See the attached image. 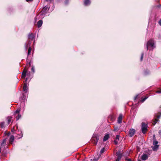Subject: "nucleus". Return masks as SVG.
<instances>
[{
    "mask_svg": "<svg viewBox=\"0 0 161 161\" xmlns=\"http://www.w3.org/2000/svg\"><path fill=\"white\" fill-rule=\"evenodd\" d=\"M49 8L48 7L46 6L43 8L42 11L36 16L35 18L36 21L37 19L43 18L45 15L46 12L48 10Z\"/></svg>",
    "mask_w": 161,
    "mask_h": 161,
    "instance_id": "1",
    "label": "nucleus"
},
{
    "mask_svg": "<svg viewBox=\"0 0 161 161\" xmlns=\"http://www.w3.org/2000/svg\"><path fill=\"white\" fill-rule=\"evenodd\" d=\"M161 116V113H158V114H155L154 117L155 118L154 119V120L152 123L153 125H155L156 123L159 121V120L158 119H159Z\"/></svg>",
    "mask_w": 161,
    "mask_h": 161,
    "instance_id": "2",
    "label": "nucleus"
},
{
    "mask_svg": "<svg viewBox=\"0 0 161 161\" xmlns=\"http://www.w3.org/2000/svg\"><path fill=\"white\" fill-rule=\"evenodd\" d=\"M154 41L153 40H149L147 42L146 47L147 48V50H148V47H151L152 48V49H153V48L155 47V46H154Z\"/></svg>",
    "mask_w": 161,
    "mask_h": 161,
    "instance_id": "3",
    "label": "nucleus"
},
{
    "mask_svg": "<svg viewBox=\"0 0 161 161\" xmlns=\"http://www.w3.org/2000/svg\"><path fill=\"white\" fill-rule=\"evenodd\" d=\"M147 125L142 122V131L143 134H145L147 131Z\"/></svg>",
    "mask_w": 161,
    "mask_h": 161,
    "instance_id": "4",
    "label": "nucleus"
},
{
    "mask_svg": "<svg viewBox=\"0 0 161 161\" xmlns=\"http://www.w3.org/2000/svg\"><path fill=\"white\" fill-rule=\"evenodd\" d=\"M99 138L96 135H94L92 138V140L94 144L96 145Z\"/></svg>",
    "mask_w": 161,
    "mask_h": 161,
    "instance_id": "5",
    "label": "nucleus"
},
{
    "mask_svg": "<svg viewBox=\"0 0 161 161\" xmlns=\"http://www.w3.org/2000/svg\"><path fill=\"white\" fill-rule=\"evenodd\" d=\"M116 154L117 157L115 161H119L122 158V154L119 151L117 152Z\"/></svg>",
    "mask_w": 161,
    "mask_h": 161,
    "instance_id": "6",
    "label": "nucleus"
},
{
    "mask_svg": "<svg viewBox=\"0 0 161 161\" xmlns=\"http://www.w3.org/2000/svg\"><path fill=\"white\" fill-rule=\"evenodd\" d=\"M135 132V130L133 129H131L129 131V136L130 137H132Z\"/></svg>",
    "mask_w": 161,
    "mask_h": 161,
    "instance_id": "7",
    "label": "nucleus"
},
{
    "mask_svg": "<svg viewBox=\"0 0 161 161\" xmlns=\"http://www.w3.org/2000/svg\"><path fill=\"white\" fill-rule=\"evenodd\" d=\"M7 140L6 139H4L2 142H0V146L1 148L3 147H5L6 146V142Z\"/></svg>",
    "mask_w": 161,
    "mask_h": 161,
    "instance_id": "8",
    "label": "nucleus"
},
{
    "mask_svg": "<svg viewBox=\"0 0 161 161\" xmlns=\"http://www.w3.org/2000/svg\"><path fill=\"white\" fill-rule=\"evenodd\" d=\"M123 115L122 114H120L117 120V122L119 124H120L122 122Z\"/></svg>",
    "mask_w": 161,
    "mask_h": 161,
    "instance_id": "9",
    "label": "nucleus"
},
{
    "mask_svg": "<svg viewBox=\"0 0 161 161\" xmlns=\"http://www.w3.org/2000/svg\"><path fill=\"white\" fill-rule=\"evenodd\" d=\"M35 37V36L32 33L30 34L28 36V38L30 40H33Z\"/></svg>",
    "mask_w": 161,
    "mask_h": 161,
    "instance_id": "10",
    "label": "nucleus"
},
{
    "mask_svg": "<svg viewBox=\"0 0 161 161\" xmlns=\"http://www.w3.org/2000/svg\"><path fill=\"white\" fill-rule=\"evenodd\" d=\"M23 90L25 93H26L27 92L28 86L27 84L25 83H24Z\"/></svg>",
    "mask_w": 161,
    "mask_h": 161,
    "instance_id": "11",
    "label": "nucleus"
},
{
    "mask_svg": "<svg viewBox=\"0 0 161 161\" xmlns=\"http://www.w3.org/2000/svg\"><path fill=\"white\" fill-rule=\"evenodd\" d=\"M148 155L145 154H143L142 156V159L143 160H146L148 158Z\"/></svg>",
    "mask_w": 161,
    "mask_h": 161,
    "instance_id": "12",
    "label": "nucleus"
},
{
    "mask_svg": "<svg viewBox=\"0 0 161 161\" xmlns=\"http://www.w3.org/2000/svg\"><path fill=\"white\" fill-rule=\"evenodd\" d=\"M14 137L13 135H11L9 140V143L10 144H12L14 140Z\"/></svg>",
    "mask_w": 161,
    "mask_h": 161,
    "instance_id": "13",
    "label": "nucleus"
},
{
    "mask_svg": "<svg viewBox=\"0 0 161 161\" xmlns=\"http://www.w3.org/2000/svg\"><path fill=\"white\" fill-rule=\"evenodd\" d=\"M91 3V2L90 0H85L84 1V4L85 6H88Z\"/></svg>",
    "mask_w": 161,
    "mask_h": 161,
    "instance_id": "14",
    "label": "nucleus"
},
{
    "mask_svg": "<svg viewBox=\"0 0 161 161\" xmlns=\"http://www.w3.org/2000/svg\"><path fill=\"white\" fill-rule=\"evenodd\" d=\"M119 135H117L115 138V139L114 140V143L115 144H117L118 143V141L119 140Z\"/></svg>",
    "mask_w": 161,
    "mask_h": 161,
    "instance_id": "15",
    "label": "nucleus"
},
{
    "mask_svg": "<svg viewBox=\"0 0 161 161\" xmlns=\"http://www.w3.org/2000/svg\"><path fill=\"white\" fill-rule=\"evenodd\" d=\"M27 71L24 69L22 73V77L25 78L26 75Z\"/></svg>",
    "mask_w": 161,
    "mask_h": 161,
    "instance_id": "16",
    "label": "nucleus"
},
{
    "mask_svg": "<svg viewBox=\"0 0 161 161\" xmlns=\"http://www.w3.org/2000/svg\"><path fill=\"white\" fill-rule=\"evenodd\" d=\"M42 24V21L41 20H39L37 23V26L38 28L40 27Z\"/></svg>",
    "mask_w": 161,
    "mask_h": 161,
    "instance_id": "17",
    "label": "nucleus"
},
{
    "mask_svg": "<svg viewBox=\"0 0 161 161\" xmlns=\"http://www.w3.org/2000/svg\"><path fill=\"white\" fill-rule=\"evenodd\" d=\"M154 146H153L152 147L153 150L154 151H156L158 150V148L159 145H154Z\"/></svg>",
    "mask_w": 161,
    "mask_h": 161,
    "instance_id": "18",
    "label": "nucleus"
},
{
    "mask_svg": "<svg viewBox=\"0 0 161 161\" xmlns=\"http://www.w3.org/2000/svg\"><path fill=\"white\" fill-rule=\"evenodd\" d=\"M109 137V135L108 134H106L104 136L103 139V141L104 142L106 141Z\"/></svg>",
    "mask_w": 161,
    "mask_h": 161,
    "instance_id": "19",
    "label": "nucleus"
},
{
    "mask_svg": "<svg viewBox=\"0 0 161 161\" xmlns=\"http://www.w3.org/2000/svg\"><path fill=\"white\" fill-rule=\"evenodd\" d=\"M31 43L30 42V41H29L28 43H26L25 45V48L26 50H27L28 48V46H30Z\"/></svg>",
    "mask_w": 161,
    "mask_h": 161,
    "instance_id": "20",
    "label": "nucleus"
},
{
    "mask_svg": "<svg viewBox=\"0 0 161 161\" xmlns=\"http://www.w3.org/2000/svg\"><path fill=\"white\" fill-rule=\"evenodd\" d=\"M12 118L11 117H8L7 118V119H8V124H10V122L12 120Z\"/></svg>",
    "mask_w": 161,
    "mask_h": 161,
    "instance_id": "21",
    "label": "nucleus"
},
{
    "mask_svg": "<svg viewBox=\"0 0 161 161\" xmlns=\"http://www.w3.org/2000/svg\"><path fill=\"white\" fill-rule=\"evenodd\" d=\"M5 123L3 122L0 123V127L2 128L4 127Z\"/></svg>",
    "mask_w": 161,
    "mask_h": 161,
    "instance_id": "22",
    "label": "nucleus"
},
{
    "mask_svg": "<svg viewBox=\"0 0 161 161\" xmlns=\"http://www.w3.org/2000/svg\"><path fill=\"white\" fill-rule=\"evenodd\" d=\"M158 142L156 140H154L153 142V145H158Z\"/></svg>",
    "mask_w": 161,
    "mask_h": 161,
    "instance_id": "23",
    "label": "nucleus"
},
{
    "mask_svg": "<svg viewBox=\"0 0 161 161\" xmlns=\"http://www.w3.org/2000/svg\"><path fill=\"white\" fill-rule=\"evenodd\" d=\"M31 49H32L30 47H29V49L28 51V55H29L30 53H31Z\"/></svg>",
    "mask_w": 161,
    "mask_h": 161,
    "instance_id": "24",
    "label": "nucleus"
},
{
    "mask_svg": "<svg viewBox=\"0 0 161 161\" xmlns=\"http://www.w3.org/2000/svg\"><path fill=\"white\" fill-rule=\"evenodd\" d=\"M119 130V128L117 126H115L114 127V131H118Z\"/></svg>",
    "mask_w": 161,
    "mask_h": 161,
    "instance_id": "25",
    "label": "nucleus"
},
{
    "mask_svg": "<svg viewBox=\"0 0 161 161\" xmlns=\"http://www.w3.org/2000/svg\"><path fill=\"white\" fill-rule=\"evenodd\" d=\"M21 117V115L20 114H18V116L16 117V120H18Z\"/></svg>",
    "mask_w": 161,
    "mask_h": 161,
    "instance_id": "26",
    "label": "nucleus"
},
{
    "mask_svg": "<svg viewBox=\"0 0 161 161\" xmlns=\"http://www.w3.org/2000/svg\"><path fill=\"white\" fill-rule=\"evenodd\" d=\"M20 111V109L19 108H18L17 110L15 112V114H18Z\"/></svg>",
    "mask_w": 161,
    "mask_h": 161,
    "instance_id": "27",
    "label": "nucleus"
},
{
    "mask_svg": "<svg viewBox=\"0 0 161 161\" xmlns=\"http://www.w3.org/2000/svg\"><path fill=\"white\" fill-rule=\"evenodd\" d=\"M147 97H146L145 98H143V99H142V100H141V102L142 103L146 99H147Z\"/></svg>",
    "mask_w": 161,
    "mask_h": 161,
    "instance_id": "28",
    "label": "nucleus"
},
{
    "mask_svg": "<svg viewBox=\"0 0 161 161\" xmlns=\"http://www.w3.org/2000/svg\"><path fill=\"white\" fill-rule=\"evenodd\" d=\"M104 149H105V148H103L100 151V153H103L104 152Z\"/></svg>",
    "mask_w": 161,
    "mask_h": 161,
    "instance_id": "29",
    "label": "nucleus"
},
{
    "mask_svg": "<svg viewBox=\"0 0 161 161\" xmlns=\"http://www.w3.org/2000/svg\"><path fill=\"white\" fill-rule=\"evenodd\" d=\"M143 55H144L143 53H142V54H141V61H142V59H143Z\"/></svg>",
    "mask_w": 161,
    "mask_h": 161,
    "instance_id": "30",
    "label": "nucleus"
},
{
    "mask_svg": "<svg viewBox=\"0 0 161 161\" xmlns=\"http://www.w3.org/2000/svg\"><path fill=\"white\" fill-rule=\"evenodd\" d=\"M156 93H161V89L160 90L157 91Z\"/></svg>",
    "mask_w": 161,
    "mask_h": 161,
    "instance_id": "31",
    "label": "nucleus"
},
{
    "mask_svg": "<svg viewBox=\"0 0 161 161\" xmlns=\"http://www.w3.org/2000/svg\"><path fill=\"white\" fill-rule=\"evenodd\" d=\"M125 160L127 161H131V159L128 158H125Z\"/></svg>",
    "mask_w": 161,
    "mask_h": 161,
    "instance_id": "32",
    "label": "nucleus"
},
{
    "mask_svg": "<svg viewBox=\"0 0 161 161\" xmlns=\"http://www.w3.org/2000/svg\"><path fill=\"white\" fill-rule=\"evenodd\" d=\"M31 71L34 73L35 72V69H34V67H32V68H31Z\"/></svg>",
    "mask_w": 161,
    "mask_h": 161,
    "instance_id": "33",
    "label": "nucleus"
},
{
    "mask_svg": "<svg viewBox=\"0 0 161 161\" xmlns=\"http://www.w3.org/2000/svg\"><path fill=\"white\" fill-rule=\"evenodd\" d=\"M69 2V0H65V4H67Z\"/></svg>",
    "mask_w": 161,
    "mask_h": 161,
    "instance_id": "34",
    "label": "nucleus"
},
{
    "mask_svg": "<svg viewBox=\"0 0 161 161\" xmlns=\"http://www.w3.org/2000/svg\"><path fill=\"white\" fill-rule=\"evenodd\" d=\"M159 134L160 136L161 137V130H160L159 131Z\"/></svg>",
    "mask_w": 161,
    "mask_h": 161,
    "instance_id": "35",
    "label": "nucleus"
},
{
    "mask_svg": "<svg viewBox=\"0 0 161 161\" xmlns=\"http://www.w3.org/2000/svg\"><path fill=\"white\" fill-rule=\"evenodd\" d=\"M158 24L161 26V19L159 21Z\"/></svg>",
    "mask_w": 161,
    "mask_h": 161,
    "instance_id": "36",
    "label": "nucleus"
},
{
    "mask_svg": "<svg viewBox=\"0 0 161 161\" xmlns=\"http://www.w3.org/2000/svg\"><path fill=\"white\" fill-rule=\"evenodd\" d=\"M97 159H96L95 158V157L93 160V161H97Z\"/></svg>",
    "mask_w": 161,
    "mask_h": 161,
    "instance_id": "37",
    "label": "nucleus"
},
{
    "mask_svg": "<svg viewBox=\"0 0 161 161\" xmlns=\"http://www.w3.org/2000/svg\"><path fill=\"white\" fill-rule=\"evenodd\" d=\"M26 0L27 2H31L33 1V0Z\"/></svg>",
    "mask_w": 161,
    "mask_h": 161,
    "instance_id": "38",
    "label": "nucleus"
},
{
    "mask_svg": "<svg viewBox=\"0 0 161 161\" xmlns=\"http://www.w3.org/2000/svg\"><path fill=\"white\" fill-rule=\"evenodd\" d=\"M138 95H136L134 98V100H135L137 98Z\"/></svg>",
    "mask_w": 161,
    "mask_h": 161,
    "instance_id": "39",
    "label": "nucleus"
},
{
    "mask_svg": "<svg viewBox=\"0 0 161 161\" xmlns=\"http://www.w3.org/2000/svg\"><path fill=\"white\" fill-rule=\"evenodd\" d=\"M27 78H26L25 79V82H26V81H27Z\"/></svg>",
    "mask_w": 161,
    "mask_h": 161,
    "instance_id": "40",
    "label": "nucleus"
},
{
    "mask_svg": "<svg viewBox=\"0 0 161 161\" xmlns=\"http://www.w3.org/2000/svg\"><path fill=\"white\" fill-rule=\"evenodd\" d=\"M1 147H0V153L1 152Z\"/></svg>",
    "mask_w": 161,
    "mask_h": 161,
    "instance_id": "41",
    "label": "nucleus"
},
{
    "mask_svg": "<svg viewBox=\"0 0 161 161\" xmlns=\"http://www.w3.org/2000/svg\"><path fill=\"white\" fill-rule=\"evenodd\" d=\"M48 0H46V1H47V2L48 1Z\"/></svg>",
    "mask_w": 161,
    "mask_h": 161,
    "instance_id": "42",
    "label": "nucleus"
}]
</instances>
